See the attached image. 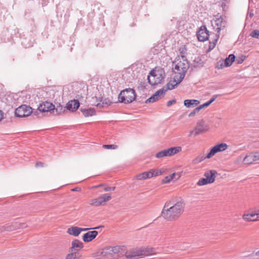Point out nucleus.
<instances>
[{"instance_id": "1", "label": "nucleus", "mask_w": 259, "mask_h": 259, "mask_svg": "<svg viewBox=\"0 0 259 259\" xmlns=\"http://www.w3.org/2000/svg\"><path fill=\"white\" fill-rule=\"evenodd\" d=\"M184 206L185 204L182 201L175 204H172L170 201L166 202L162 209L161 216L167 221L176 220L184 211Z\"/></svg>"}, {"instance_id": "2", "label": "nucleus", "mask_w": 259, "mask_h": 259, "mask_svg": "<svg viewBox=\"0 0 259 259\" xmlns=\"http://www.w3.org/2000/svg\"><path fill=\"white\" fill-rule=\"evenodd\" d=\"M172 70L176 75L180 77L182 81L189 67V63L186 58L182 55L181 58L177 59L173 62Z\"/></svg>"}, {"instance_id": "3", "label": "nucleus", "mask_w": 259, "mask_h": 259, "mask_svg": "<svg viewBox=\"0 0 259 259\" xmlns=\"http://www.w3.org/2000/svg\"><path fill=\"white\" fill-rule=\"evenodd\" d=\"M154 254V249L152 248L144 247L127 251L125 256L127 258H142Z\"/></svg>"}, {"instance_id": "4", "label": "nucleus", "mask_w": 259, "mask_h": 259, "mask_svg": "<svg viewBox=\"0 0 259 259\" xmlns=\"http://www.w3.org/2000/svg\"><path fill=\"white\" fill-rule=\"evenodd\" d=\"M165 77L164 71L161 68H155L152 70L148 76L149 83L155 85L161 82Z\"/></svg>"}, {"instance_id": "5", "label": "nucleus", "mask_w": 259, "mask_h": 259, "mask_svg": "<svg viewBox=\"0 0 259 259\" xmlns=\"http://www.w3.org/2000/svg\"><path fill=\"white\" fill-rule=\"evenodd\" d=\"M135 99V91L134 89L130 88L121 91L118 96L119 101L125 104L131 103Z\"/></svg>"}, {"instance_id": "6", "label": "nucleus", "mask_w": 259, "mask_h": 259, "mask_svg": "<svg viewBox=\"0 0 259 259\" xmlns=\"http://www.w3.org/2000/svg\"><path fill=\"white\" fill-rule=\"evenodd\" d=\"M181 150L182 148L180 146L170 147L158 152L155 157L157 158H161L164 157L171 156L178 153Z\"/></svg>"}, {"instance_id": "7", "label": "nucleus", "mask_w": 259, "mask_h": 259, "mask_svg": "<svg viewBox=\"0 0 259 259\" xmlns=\"http://www.w3.org/2000/svg\"><path fill=\"white\" fill-rule=\"evenodd\" d=\"M111 198L110 194L108 193L104 194L98 198L91 199L89 202V204L96 207L103 205L106 202L109 201Z\"/></svg>"}, {"instance_id": "8", "label": "nucleus", "mask_w": 259, "mask_h": 259, "mask_svg": "<svg viewBox=\"0 0 259 259\" xmlns=\"http://www.w3.org/2000/svg\"><path fill=\"white\" fill-rule=\"evenodd\" d=\"M32 112V108L26 105H22L17 108L15 111L16 116L19 117H26L30 115Z\"/></svg>"}, {"instance_id": "9", "label": "nucleus", "mask_w": 259, "mask_h": 259, "mask_svg": "<svg viewBox=\"0 0 259 259\" xmlns=\"http://www.w3.org/2000/svg\"><path fill=\"white\" fill-rule=\"evenodd\" d=\"M227 23L226 21L223 20L222 16L219 17L217 16L213 19L212 21V25L214 28L216 29L218 33H220V30L225 28L226 26Z\"/></svg>"}, {"instance_id": "10", "label": "nucleus", "mask_w": 259, "mask_h": 259, "mask_svg": "<svg viewBox=\"0 0 259 259\" xmlns=\"http://www.w3.org/2000/svg\"><path fill=\"white\" fill-rule=\"evenodd\" d=\"M228 148V145L226 143H221L215 145L210 150L207 154L208 158H210L217 153L223 152L226 150Z\"/></svg>"}, {"instance_id": "11", "label": "nucleus", "mask_w": 259, "mask_h": 259, "mask_svg": "<svg viewBox=\"0 0 259 259\" xmlns=\"http://www.w3.org/2000/svg\"><path fill=\"white\" fill-rule=\"evenodd\" d=\"M257 160H259V152H255L245 156L243 162L245 164H250Z\"/></svg>"}, {"instance_id": "12", "label": "nucleus", "mask_w": 259, "mask_h": 259, "mask_svg": "<svg viewBox=\"0 0 259 259\" xmlns=\"http://www.w3.org/2000/svg\"><path fill=\"white\" fill-rule=\"evenodd\" d=\"M208 31L204 26H202L197 32V36L200 41H204L208 39L209 36Z\"/></svg>"}, {"instance_id": "13", "label": "nucleus", "mask_w": 259, "mask_h": 259, "mask_svg": "<svg viewBox=\"0 0 259 259\" xmlns=\"http://www.w3.org/2000/svg\"><path fill=\"white\" fill-rule=\"evenodd\" d=\"M209 128L208 125L205 123L203 119L200 120L197 122L195 126V130H196L195 135H199L201 133H204L207 131Z\"/></svg>"}, {"instance_id": "14", "label": "nucleus", "mask_w": 259, "mask_h": 259, "mask_svg": "<svg viewBox=\"0 0 259 259\" xmlns=\"http://www.w3.org/2000/svg\"><path fill=\"white\" fill-rule=\"evenodd\" d=\"M182 81H180V77L178 75H175L174 79L170 80L169 82L166 84V87H163L162 89L165 93L169 90H172L175 88L178 84H179Z\"/></svg>"}, {"instance_id": "15", "label": "nucleus", "mask_w": 259, "mask_h": 259, "mask_svg": "<svg viewBox=\"0 0 259 259\" xmlns=\"http://www.w3.org/2000/svg\"><path fill=\"white\" fill-rule=\"evenodd\" d=\"M54 109V105L49 102H45L40 104L38 107V110L41 112H52Z\"/></svg>"}, {"instance_id": "16", "label": "nucleus", "mask_w": 259, "mask_h": 259, "mask_svg": "<svg viewBox=\"0 0 259 259\" xmlns=\"http://www.w3.org/2000/svg\"><path fill=\"white\" fill-rule=\"evenodd\" d=\"M165 92L161 89L157 91L154 94L146 101V103H154L162 97Z\"/></svg>"}, {"instance_id": "17", "label": "nucleus", "mask_w": 259, "mask_h": 259, "mask_svg": "<svg viewBox=\"0 0 259 259\" xmlns=\"http://www.w3.org/2000/svg\"><path fill=\"white\" fill-rule=\"evenodd\" d=\"M98 234V232L97 231H89L84 234L82 239L85 242H90L96 238Z\"/></svg>"}, {"instance_id": "18", "label": "nucleus", "mask_w": 259, "mask_h": 259, "mask_svg": "<svg viewBox=\"0 0 259 259\" xmlns=\"http://www.w3.org/2000/svg\"><path fill=\"white\" fill-rule=\"evenodd\" d=\"M217 172L214 170L207 171L204 173V177L209 184L213 183L215 181Z\"/></svg>"}, {"instance_id": "19", "label": "nucleus", "mask_w": 259, "mask_h": 259, "mask_svg": "<svg viewBox=\"0 0 259 259\" xmlns=\"http://www.w3.org/2000/svg\"><path fill=\"white\" fill-rule=\"evenodd\" d=\"M242 219L246 222H253L259 221L255 210L252 213H244Z\"/></svg>"}, {"instance_id": "20", "label": "nucleus", "mask_w": 259, "mask_h": 259, "mask_svg": "<svg viewBox=\"0 0 259 259\" xmlns=\"http://www.w3.org/2000/svg\"><path fill=\"white\" fill-rule=\"evenodd\" d=\"M83 247V243L81 241L75 239L71 243V247H70L71 251L77 252L81 249H82Z\"/></svg>"}, {"instance_id": "21", "label": "nucleus", "mask_w": 259, "mask_h": 259, "mask_svg": "<svg viewBox=\"0 0 259 259\" xmlns=\"http://www.w3.org/2000/svg\"><path fill=\"white\" fill-rule=\"evenodd\" d=\"M79 106V103L77 100L69 101L66 105V108L72 111H76Z\"/></svg>"}, {"instance_id": "22", "label": "nucleus", "mask_w": 259, "mask_h": 259, "mask_svg": "<svg viewBox=\"0 0 259 259\" xmlns=\"http://www.w3.org/2000/svg\"><path fill=\"white\" fill-rule=\"evenodd\" d=\"M80 228L73 226L67 229V232L71 235L76 237L80 234Z\"/></svg>"}, {"instance_id": "23", "label": "nucleus", "mask_w": 259, "mask_h": 259, "mask_svg": "<svg viewBox=\"0 0 259 259\" xmlns=\"http://www.w3.org/2000/svg\"><path fill=\"white\" fill-rule=\"evenodd\" d=\"M17 225H18V223H15L12 224L7 225L4 226H1L2 228H1L2 229H1V232L5 231H12L15 229H17Z\"/></svg>"}, {"instance_id": "24", "label": "nucleus", "mask_w": 259, "mask_h": 259, "mask_svg": "<svg viewBox=\"0 0 259 259\" xmlns=\"http://www.w3.org/2000/svg\"><path fill=\"white\" fill-rule=\"evenodd\" d=\"M152 177V174L150 170L149 171H145L142 174H138L136 176L137 179L139 180H145L146 179H149Z\"/></svg>"}, {"instance_id": "25", "label": "nucleus", "mask_w": 259, "mask_h": 259, "mask_svg": "<svg viewBox=\"0 0 259 259\" xmlns=\"http://www.w3.org/2000/svg\"><path fill=\"white\" fill-rule=\"evenodd\" d=\"M81 111L83 113L84 116L89 117L94 115L96 113V111L94 108H89L87 109H80Z\"/></svg>"}, {"instance_id": "26", "label": "nucleus", "mask_w": 259, "mask_h": 259, "mask_svg": "<svg viewBox=\"0 0 259 259\" xmlns=\"http://www.w3.org/2000/svg\"><path fill=\"white\" fill-rule=\"evenodd\" d=\"M205 159H208L207 157V154L206 156H205L204 154H199L197 156H196L192 161V163L194 165L197 164L201 162L202 161L205 160Z\"/></svg>"}, {"instance_id": "27", "label": "nucleus", "mask_w": 259, "mask_h": 259, "mask_svg": "<svg viewBox=\"0 0 259 259\" xmlns=\"http://www.w3.org/2000/svg\"><path fill=\"white\" fill-rule=\"evenodd\" d=\"M119 249L120 247L119 246H114L107 249H104L101 252V254L105 255L107 253H110V252H113V253H116L119 251Z\"/></svg>"}, {"instance_id": "28", "label": "nucleus", "mask_w": 259, "mask_h": 259, "mask_svg": "<svg viewBox=\"0 0 259 259\" xmlns=\"http://www.w3.org/2000/svg\"><path fill=\"white\" fill-rule=\"evenodd\" d=\"M200 103L199 101L197 100H186L184 102V104L188 108L193 107L194 105H197Z\"/></svg>"}, {"instance_id": "29", "label": "nucleus", "mask_w": 259, "mask_h": 259, "mask_svg": "<svg viewBox=\"0 0 259 259\" xmlns=\"http://www.w3.org/2000/svg\"><path fill=\"white\" fill-rule=\"evenodd\" d=\"M177 176L178 177L176 179V180H178L180 177V174H176V173H173L172 174L167 176L165 177V178L163 180V183H168L170 182L171 180L174 179L175 178V176Z\"/></svg>"}, {"instance_id": "30", "label": "nucleus", "mask_w": 259, "mask_h": 259, "mask_svg": "<svg viewBox=\"0 0 259 259\" xmlns=\"http://www.w3.org/2000/svg\"><path fill=\"white\" fill-rule=\"evenodd\" d=\"M81 255L79 252L76 251H71L70 253L67 254L65 259H80Z\"/></svg>"}, {"instance_id": "31", "label": "nucleus", "mask_w": 259, "mask_h": 259, "mask_svg": "<svg viewBox=\"0 0 259 259\" xmlns=\"http://www.w3.org/2000/svg\"><path fill=\"white\" fill-rule=\"evenodd\" d=\"M235 56L233 54L230 55L228 57H227L225 60V66L229 67L231 66L232 63L235 61Z\"/></svg>"}, {"instance_id": "32", "label": "nucleus", "mask_w": 259, "mask_h": 259, "mask_svg": "<svg viewBox=\"0 0 259 259\" xmlns=\"http://www.w3.org/2000/svg\"><path fill=\"white\" fill-rule=\"evenodd\" d=\"M65 111V109L60 105L57 106L56 108L54 107V109L52 110V113H53L56 115H58Z\"/></svg>"}, {"instance_id": "33", "label": "nucleus", "mask_w": 259, "mask_h": 259, "mask_svg": "<svg viewBox=\"0 0 259 259\" xmlns=\"http://www.w3.org/2000/svg\"><path fill=\"white\" fill-rule=\"evenodd\" d=\"M219 38V33H217V34H215V38L213 40H212L211 41L209 42V49L211 50L215 47Z\"/></svg>"}, {"instance_id": "34", "label": "nucleus", "mask_w": 259, "mask_h": 259, "mask_svg": "<svg viewBox=\"0 0 259 259\" xmlns=\"http://www.w3.org/2000/svg\"><path fill=\"white\" fill-rule=\"evenodd\" d=\"M150 171L152 174V177L161 175L164 172L163 169H151Z\"/></svg>"}, {"instance_id": "35", "label": "nucleus", "mask_w": 259, "mask_h": 259, "mask_svg": "<svg viewBox=\"0 0 259 259\" xmlns=\"http://www.w3.org/2000/svg\"><path fill=\"white\" fill-rule=\"evenodd\" d=\"M101 102L102 107H107L112 103V102L108 98L103 99Z\"/></svg>"}, {"instance_id": "36", "label": "nucleus", "mask_w": 259, "mask_h": 259, "mask_svg": "<svg viewBox=\"0 0 259 259\" xmlns=\"http://www.w3.org/2000/svg\"><path fill=\"white\" fill-rule=\"evenodd\" d=\"M209 184L206 179L204 178H201L197 183V185L199 186H203Z\"/></svg>"}, {"instance_id": "37", "label": "nucleus", "mask_w": 259, "mask_h": 259, "mask_svg": "<svg viewBox=\"0 0 259 259\" xmlns=\"http://www.w3.org/2000/svg\"><path fill=\"white\" fill-rule=\"evenodd\" d=\"M252 37L259 39V30L255 29L253 30L250 34Z\"/></svg>"}, {"instance_id": "38", "label": "nucleus", "mask_w": 259, "mask_h": 259, "mask_svg": "<svg viewBox=\"0 0 259 259\" xmlns=\"http://www.w3.org/2000/svg\"><path fill=\"white\" fill-rule=\"evenodd\" d=\"M103 147L107 149H116L118 146L116 145H104Z\"/></svg>"}, {"instance_id": "39", "label": "nucleus", "mask_w": 259, "mask_h": 259, "mask_svg": "<svg viewBox=\"0 0 259 259\" xmlns=\"http://www.w3.org/2000/svg\"><path fill=\"white\" fill-rule=\"evenodd\" d=\"M200 110L199 109L198 107H197V108L194 109V110L193 111L189 113V117H192L194 116L197 113H198L200 111Z\"/></svg>"}, {"instance_id": "40", "label": "nucleus", "mask_w": 259, "mask_h": 259, "mask_svg": "<svg viewBox=\"0 0 259 259\" xmlns=\"http://www.w3.org/2000/svg\"><path fill=\"white\" fill-rule=\"evenodd\" d=\"M245 58H246L245 56H241L240 58L237 59L236 60V61H237V63L238 64L242 63L244 61V60L245 59Z\"/></svg>"}, {"instance_id": "41", "label": "nucleus", "mask_w": 259, "mask_h": 259, "mask_svg": "<svg viewBox=\"0 0 259 259\" xmlns=\"http://www.w3.org/2000/svg\"><path fill=\"white\" fill-rule=\"evenodd\" d=\"M196 132V130H195V128L194 130H191L190 131V133H189V137H196L198 135H195V133Z\"/></svg>"}, {"instance_id": "42", "label": "nucleus", "mask_w": 259, "mask_h": 259, "mask_svg": "<svg viewBox=\"0 0 259 259\" xmlns=\"http://www.w3.org/2000/svg\"><path fill=\"white\" fill-rule=\"evenodd\" d=\"M115 189V187H106L104 188V190L105 191H114Z\"/></svg>"}, {"instance_id": "43", "label": "nucleus", "mask_w": 259, "mask_h": 259, "mask_svg": "<svg viewBox=\"0 0 259 259\" xmlns=\"http://www.w3.org/2000/svg\"><path fill=\"white\" fill-rule=\"evenodd\" d=\"M209 105H210L209 102H208L207 101V102L204 103L203 104L199 106H198V108H199L200 110H201L203 108L208 106Z\"/></svg>"}, {"instance_id": "44", "label": "nucleus", "mask_w": 259, "mask_h": 259, "mask_svg": "<svg viewBox=\"0 0 259 259\" xmlns=\"http://www.w3.org/2000/svg\"><path fill=\"white\" fill-rule=\"evenodd\" d=\"M176 102V99H173L170 101H168L167 102V106L169 107L172 104L175 103Z\"/></svg>"}, {"instance_id": "45", "label": "nucleus", "mask_w": 259, "mask_h": 259, "mask_svg": "<svg viewBox=\"0 0 259 259\" xmlns=\"http://www.w3.org/2000/svg\"><path fill=\"white\" fill-rule=\"evenodd\" d=\"M26 226H27L24 223H22V224H18V223L17 229H18V228H25L26 227Z\"/></svg>"}, {"instance_id": "46", "label": "nucleus", "mask_w": 259, "mask_h": 259, "mask_svg": "<svg viewBox=\"0 0 259 259\" xmlns=\"http://www.w3.org/2000/svg\"><path fill=\"white\" fill-rule=\"evenodd\" d=\"M217 97H218V95H215L213 96V97L208 102H209V104H210L217 99Z\"/></svg>"}, {"instance_id": "47", "label": "nucleus", "mask_w": 259, "mask_h": 259, "mask_svg": "<svg viewBox=\"0 0 259 259\" xmlns=\"http://www.w3.org/2000/svg\"><path fill=\"white\" fill-rule=\"evenodd\" d=\"M43 166H44V163L41 162H37L35 164V166L36 167H42Z\"/></svg>"}, {"instance_id": "48", "label": "nucleus", "mask_w": 259, "mask_h": 259, "mask_svg": "<svg viewBox=\"0 0 259 259\" xmlns=\"http://www.w3.org/2000/svg\"><path fill=\"white\" fill-rule=\"evenodd\" d=\"M4 118V112L0 110V121Z\"/></svg>"}, {"instance_id": "49", "label": "nucleus", "mask_w": 259, "mask_h": 259, "mask_svg": "<svg viewBox=\"0 0 259 259\" xmlns=\"http://www.w3.org/2000/svg\"><path fill=\"white\" fill-rule=\"evenodd\" d=\"M80 190L81 188L80 187H76L71 189V191H80Z\"/></svg>"}, {"instance_id": "50", "label": "nucleus", "mask_w": 259, "mask_h": 259, "mask_svg": "<svg viewBox=\"0 0 259 259\" xmlns=\"http://www.w3.org/2000/svg\"><path fill=\"white\" fill-rule=\"evenodd\" d=\"M104 185V184H100V185H96V186H93V188L96 189V188H98L99 187H102Z\"/></svg>"}, {"instance_id": "51", "label": "nucleus", "mask_w": 259, "mask_h": 259, "mask_svg": "<svg viewBox=\"0 0 259 259\" xmlns=\"http://www.w3.org/2000/svg\"><path fill=\"white\" fill-rule=\"evenodd\" d=\"M255 212H256V213L257 214L258 219L259 220V208H256V209H255Z\"/></svg>"}, {"instance_id": "52", "label": "nucleus", "mask_w": 259, "mask_h": 259, "mask_svg": "<svg viewBox=\"0 0 259 259\" xmlns=\"http://www.w3.org/2000/svg\"><path fill=\"white\" fill-rule=\"evenodd\" d=\"M241 160H242V157L240 156H239V157L238 158V159H237V161L236 162V163H239V162H240V161H241Z\"/></svg>"}, {"instance_id": "53", "label": "nucleus", "mask_w": 259, "mask_h": 259, "mask_svg": "<svg viewBox=\"0 0 259 259\" xmlns=\"http://www.w3.org/2000/svg\"><path fill=\"white\" fill-rule=\"evenodd\" d=\"M89 229H90L89 228H80V233H81V232H82V231H86Z\"/></svg>"}, {"instance_id": "54", "label": "nucleus", "mask_w": 259, "mask_h": 259, "mask_svg": "<svg viewBox=\"0 0 259 259\" xmlns=\"http://www.w3.org/2000/svg\"><path fill=\"white\" fill-rule=\"evenodd\" d=\"M255 254L256 256H257L259 257V250L255 252Z\"/></svg>"}, {"instance_id": "55", "label": "nucleus", "mask_w": 259, "mask_h": 259, "mask_svg": "<svg viewBox=\"0 0 259 259\" xmlns=\"http://www.w3.org/2000/svg\"><path fill=\"white\" fill-rule=\"evenodd\" d=\"M181 53L182 54H183L184 53V50H183L182 51H181Z\"/></svg>"}, {"instance_id": "56", "label": "nucleus", "mask_w": 259, "mask_h": 259, "mask_svg": "<svg viewBox=\"0 0 259 259\" xmlns=\"http://www.w3.org/2000/svg\"><path fill=\"white\" fill-rule=\"evenodd\" d=\"M101 227H102L101 226H99V227H96L94 229H99V228H100Z\"/></svg>"}, {"instance_id": "57", "label": "nucleus", "mask_w": 259, "mask_h": 259, "mask_svg": "<svg viewBox=\"0 0 259 259\" xmlns=\"http://www.w3.org/2000/svg\"><path fill=\"white\" fill-rule=\"evenodd\" d=\"M249 15L250 17H252L253 16V13H250Z\"/></svg>"}, {"instance_id": "58", "label": "nucleus", "mask_w": 259, "mask_h": 259, "mask_svg": "<svg viewBox=\"0 0 259 259\" xmlns=\"http://www.w3.org/2000/svg\"><path fill=\"white\" fill-rule=\"evenodd\" d=\"M100 104H101V103H98V104L97 105V106H99L100 105Z\"/></svg>"}]
</instances>
